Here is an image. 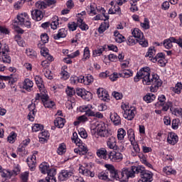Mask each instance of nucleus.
Listing matches in <instances>:
<instances>
[{"instance_id": "obj_1", "label": "nucleus", "mask_w": 182, "mask_h": 182, "mask_svg": "<svg viewBox=\"0 0 182 182\" xmlns=\"http://www.w3.org/2000/svg\"><path fill=\"white\" fill-rule=\"evenodd\" d=\"M140 79H142V82L144 85L151 86V92H156L163 82L160 80V77L156 74H154L150 76V68L149 67L142 68L136 73V76L134 77V82H139Z\"/></svg>"}, {"instance_id": "obj_2", "label": "nucleus", "mask_w": 182, "mask_h": 182, "mask_svg": "<svg viewBox=\"0 0 182 182\" xmlns=\"http://www.w3.org/2000/svg\"><path fill=\"white\" fill-rule=\"evenodd\" d=\"M141 174V178L138 182H152L153 173L149 171H146L142 166H132L131 168L124 170L122 177L124 181H129V178H134V174Z\"/></svg>"}, {"instance_id": "obj_3", "label": "nucleus", "mask_w": 182, "mask_h": 182, "mask_svg": "<svg viewBox=\"0 0 182 182\" xmlns=\"http://www.w3.org/2000/svg\"><path fill=\"white\" fill-rule=\"evenodd\" d=\"M105 167L107 168L105 173L107 175L108 181H113V180H120L122 182H127V181L123 180V172L124 170H129V168H124L122 172H117L114 166L112 164H105Z\"/></svg>"}, {"instance_id": "obj_4", "label": "nucleus", "mask_w": 182, "mask_h": 182, "mask_svg": "<svg viewBox=\"0 0 182 182\" xmlns=\"http://www.w3.org/2000/svg\"><path fill=\"white\" fill-rule=\"evenodd\" d=\"M134 38H136V42L141 45L143 48H147L149 46V42L144 38V36L140 29L134 28L132 31Z\"/></svg>"}, {"instance_id": "obj_5", "label": "nucleus", "mask_w": 182, "mask_h": 182, "mask_svg": "<svg viewBox=\"0 0 182 182\" xmlns=\"http://www.w3.org/2000/svg\"><path fill=\"white\" fill-rule=\"evenodd\" d=\"M68 28L70 31H76V28L79 26L80 29L82 31H87L89 29V26L85 24L83 21V19L78 18L77 20V23L71 22L68 24Z\"/></svg>"}, {"instance_id": "obj_6", "label": "nucleus", "mask_w": 182, "mask_h": 182, "mask_svg": "<svg viewBox=\"0 0 182 182\" xmlns=\"http://www.w3.org/2000/svg\"><path fill=\"white\" fill-rule=\"evenodd\" d=\"M25 18H28V14L26 13H23L17 16L18 21H15L14 23H18V25H20L21 26H24L26 28H28L29 29V28H31V21H25Z\"/></svg>"}, {"instance_id": "obj_7", "label": "nucleus", "mask_w": 182, "mask_h": 182, "mask_svg": "<svg viewBox=\"0 0 182 182\" xmlns=\"http://www.w3.org/2000/svg\"><path fill=\"white\" fill-rule=\"evenodd\" d=\"M97 134L98 136H100V137H109V136L112 134V133H110V131L106 129V125L103 122L98 124L97 127Z\"/></svg>"}, {"instance_id": "obj_8", "label": "nucleus", "mask_w": 182, "mask_h": 182, "mask_svg": "<svg viewBox=\"0 0 182 182\" xmlns=\"http://www.w3.org/2000/svg\"><path fill=\"white\" fill-rule=\"evenodd\" d=\"M41 100L45 107L49 109L55 106V102L49 100V96H48L46 92H41Z\"/></svg>"}, {"instance_id": "obj_9", "label": "nucleus", "mask_w": 182, "mask_h": 182, "mask_svg": "<svg viewBox=\"0 0 182 182\" xmlns=\"http://www.w3.org/2000/svg\"><path fill=\"white\" fill-rule=\"evenodd\" d=\"M107 145L109 149L116 150L117 151H122L124 149L123 146H117V145H116V138L114 136H111L108 139Z\"/></svg>"}, {"instance_id": "obj_10", "label": "nucleus", "mask_w": 182, "mask_h": 182, "mask_svg": "<svg viewBox=\"0 0 182 182\" xmlns=\"http://www.w3.org/2000/svg\"><path fill=\"white\" fill-rule=\"evenodd\" d=\"M123 159V154L120 151H111L108 152V160L110 161H119Z\"/></svg>"}, {"instance_id": "obj_11", "label": "nucleus", "mask_w": 182, "mask_h": 182, "mask_svg": "<svg viewBox=\"0 0 182 182\" xmlns=\"http://www.w3.org/2000/svg\"><path fill=\"white\" fill-rule=\"evenodd\" d=\"M90 8V11L88 13L89 15H90V14H93V15H97V12H96V9H97V11H100V12L103 15V16H105V19H104L105 21L109 20V16H106V14H105L106 11L105 10L104 8L101 7L100 9L99 10V9H97V6L95 4H91Z\"/></svg>"}, {"instance_id": "obj_12", "label": "nucleus", "mask_w": 182, "mask_h": 182, "mask_svg": "<svg viewBox=\"0 0 182 182\" xmlns=\"http://www.w3.org/2000/svg\"><path fill=\"white\" fill-rule=\"evenodd\" d=\"M97 95L98 97L104 102L110 101V95H109L107 91L106 90H104L103 88H99L97 91Z\"/></svg>"}, {"instance_id": "obj_13", "label": "nucleus", "mask_w": 182, "mask_h": 182, "mask_svg": "<svg viewBox=\"0 0 182 182\" xmlns=\"http://www.w3.org/2000/svg\"><path fill=\"white\" fill-rule=\"evenodd\" d=\"M128 134L129 141H131V144L133 146V149L135 153H140V148L139 147V144H137V143L133 141L134 140V132L133 131V129H129L128 131Z\"/></svg>"}, {"instance_id": "obj_14", "label": "nucleus", "mask_w": 182, "mask_h": 182, "mask_svg": "<svg viewBox=\"0 0 182 182\" xmlns=\"http://www.w3.org/2000/svg\"><path fill=\"white\" fill-rule=\"evenodd\" d=\"M75 94L77 95V96H80L82 99L85 100H90V96H92V93L90 92L85 91V90L82 88H77L75 91Z\"/></svg>"}, {"instance_id": "obj_15", "label": "nucleus", "mask_w": 182, "mask_h": 182, "mask_svg": "<svg viewBox=\"0 0 182 182\" xmlns=\"http://www.w3.org/2000/svg\"><path fill=\"white\" fill-rule=\"evenodd\" d=\"M72 176H73V171L63 170L58 176V180L60 181H65V180H68Z\"/></svg>"}, {"instance_id": "obj_16", "label": "nucleus", "mask_w": 182, "mask_h": 182, "mask_svg": "<svg viewBox=\"0 0 182 182\" xmlns=\"http://www.w3.org/2000/svg\"><path fill=\"white\" fill-rule=\"evenodd\" d=\"M136 114V109H127L124 110L123 116L124 119H127V120H133L134 119V116Z\"/></svg>"}, {"instance_id": "obj_17", "label": "nucleus", "mask_w": 182, "mask_h": 182, "mask_svg": "<svg viewBox=\"0 0 182 182\" xmlns=\"http://www.w3.org/2000/svg\"><path fill=\"white\" fill-rule=\"evenodd\" d=\"M97 156L100 159H103V160H109V153L106 148H100L97 150Z\"/></svg>"}, {"instance_id": "obj_18", "label": "nucleus", "mask_w": 182, "mask_h": 182, "mask_svg": "<svg viewBox=\"0 0 182 182\" xmlns=\"http://www.w3.org/2000/svg\"><path fill=\"white\" fill-rule=\"evenodd\" d=\"M167 141L169 144H176L177 141H178V136L173 132H169L167 137Z\"/></svg>"}, {"instance_id": "obj_19", "label": "nucleus", "mask_w": 182, "mask_h": 182, "mask_svg": "<svg viewBox=\"0 0 182 182\" xmlns=\"http://www.w3.org/2000/svg\"><path fill=\"white\" fill-rule=\"evenodd\" d=\"M31 16L34 21H42V18H43V14L42 13V11H40L38 9H36L31 11Z\"/></svg>"}, {"instance_id": "obj_20", "label": "nucleus", "mask_w": 182, "mask_h": 182, "mask_svg": "<svg viewBox=\"0 0 182 182\" xmlns=\"http://www.w3.org/2000/svg\"><path fill=\"white\" fill-rule=\"evenodd\" d=\"M173 43H176V38L171 37L164 40L162 45H164L166 49H171L173 48Z\"/></svg>"}, {"instance_id": "obj_21", "label": "nucleus", "mask_w": 182, "mask_h": 182, "mask_svg": "<svg viewBox=\"0 0 182 182\" xmlns=\"http://www.w3.org/2000/svg\"><path fill=\"white\" fill-rule=\"evenodd\" d=\"M35 81L40 92H46L45 90V85H43V80H42V77L41 76L36 75L35 77Z\"/></svg>"}, {"instance_id": "obj_22", "label": "nucleus", "mask_w": 182, "mask_h": 182, "mask_svg": "<svg viewBox=\"0 0 182 182\" xmlns=\"http://www.w3.org/2000/svg\"><path fill=\"white\" fill-rule=\"evenodd\" d=\"M26 161L28 163V166L30 168L31 171H33L35 169V164H36V156L33 154L31 158H28L26 159Z\"/></svg>"}, {"instance_id": "obj_23", "label": "nucleus", "mask_w": 182, "mask_h": 182, "mask_svg": "<svg viewBox=\"0 0 182 182\" xmlns=\"http://www.w3.org/2000/svg\"><path fill=\"white\" fill-rule=\"evenodd\" d=\"M111 121L114 123V126H119L122 124V119L117 113H114L110 115Z\"/></svg>"}, {"instance_id": "obj_24", "label": "nucleus", "mask_w": 182, "mask_h": 182, "mask_svg": "<svg viewBox=\"0 0 182 182\" xmlns=\"http://www.w3.org/2000/svg\"><path fill=\"white\" fill-rule=\"evenodd\" d=\"M33 87V82L29 79H25L24 82H23V89L29 92L31 89Z\"/></svg>"}, {"instance_id": "obj_25", "label": "nucleus", "mask_w": 182, "mask_h": 182, "mask_svg": "<svg viewBox=\"0 0 182 182\" xmlns=\"http://www.w3.org/2000/svg\"><path fill=\"white\" fill-rule=\"evenodd\" d=\"M53 38L55 41H58L61 38H66V30H65V28L60 29L57 34L53 35Z\"/></svg>"}, {"instance_id": "obj_26", "label": "nucleus", "mask_w": 182, "mask_h": 182, "mask_svg": "<svg viewBox=\"0 0 182 182\" xmlns=\"http://www.w3.org/2000/svg\"><path fill=\"white\" fill-rule=\"evenodd\" d=\"M65 119L62 117H58L56 119L54 120V124L55 127H58V129H62L63 126H65Z\"/></svg>"}, {"instance_id": "obj_27", "label": "nucleus", "mask_w": 182, "mask_h": 182, "mask_svg": "<svg viewBox=\"0 0 182 182\" xmlns=\"http://www.w3.org/2000/svg\"><path fill=\"white\" fill-rule=\"evenodd\" d=\"M80 173H81V174H82L83 176H85V177H89V176L95 177V173L90 171V170H89L86 168H80Z\"/></svg>"}, {"instance_id": "obj_28", "label": "nucleus", "mask_w": 182, "mask_h": 182, "mask_svg": "<svg viewBox=\"0 0 182 182\" xmlns=\"http://www.w3.org/2000/svg\"><path fill=\"white\" fill-rule=\"evenodd\" d=\"M48 176L50 177L51 182H56V178H55V176H56V169L55 168H50L48 169L47 171Z\"/></svg>"}, {"instance_id": "obj_29", "label": "nucleus", "mask_w": 182, "mask_h": 182, "mask_svg": "<svg viewBox=\"0 0 182 182\" xmlns=\"http://www.w3.org/2000/svg\"><path fill=\"white\" fill-rule=\"evenodd\" d=\"M154 55H156V50H154V47H151L149 48V50L146 53L145 57L149 58V60L153 62V59H154V58H153V56H154Z\"/></svg>"}, {"instance_id": "obj_30", "label": "nucleus", "mask_w": 182, "mask_h": 182, "mask_svg": "<svg viewBox=\"0 0 182 182\" xmlns=\"http://www.w3.org/2000/svg\"><path fill=\"white\" fill-rule=\"evenodd\" d=\"M12 176H16V172L14 171H13L11 173L9 171H6V172H1V177L6 178V180H8V178H11Z\"/></svg>"}, {"instance_id": "obj_31", "label": "nucleus", "mask_w": 182, "mask_h": 182, "mask_svg": "<svg viewBox=\"0 0 182 182\" xmlns=\"http://www.w3.org/2000/svg\"><path fill=\"white\" fill-rule=\"evenodd\" d=\"M107 29H109V23L104 22L100 26L98 32L99 33H103Z\"/></svg>"}, {"instance_id": "obj_32", "label": "nucleus", "mask_w": 182, "mask_h": 182, "mask_svg": "<svg viewBox=\"0 0 182 182\" xmlns=\"http://www.w3.org/2000/svg\"><path fill=\"white\" fill-rule=\"evenodd\" d=\"M163 171L165 173V174H167L168 176H170L171 174H176V170L173 169L171 166H166L164 168Z\"/></svg>"}, {"instance_id": "obj_33", "label": "nucleus", "mask_w": 182, "mask_h": 182, "mask_svg": "<svg viewBox=\"0 0 182 182\" xmlns=\"http://www.w3.org/2000/svg\"><path fill=\"white\" fill-rule=\"evenodd\" d=\"M57 152H58V154H59L60 156H63V154L66 153V145H65V144L63 143L60 144Z\"/></svg>"}, {"instance_id": "obj_34", "label": "nucleus", "mask_w": 182, "mask_h": 182, "mask_svg": "<svg viewBox=\"0 0 182 182\" xmlns=\"http://www.w3.org/2000/svg\"><path fill=\"white\" fill-rule=\"evenodd\" d=\"M0 62H3V63H11V56L8 54H2V56L0 57Z\"/></svg>"}, {"instance_id": "obj_35", "label": "nucleus", "mask_w": 182, "mask_h": 182, "mask_svg": "<svg viewBox=\"0 0 182 182\" xmlns=\"http://www.w3.org/2000/svg\"><path fill=\"white\" fill-rule=\"evenodd\" d=\"M154 99H156V95L154 94H148L144 97V100L146 102V103H151Z\"/></svg>"}, {"instance_id": "obj_36", "label": "nucleus", "mask_w": 182, "mask_h": 182, "mask_svg": "<svg viewBox=\"0 0 182 182\" xmlns=\"http://www.w3.org/2000/svg\"><path fill=\"white\" fill-rule=\"evenodd\" d=\"M132 75L133 73L129 70H124L122 73L119 74L120 77H130Z\"/></svg>"}, {"instance_id": "obj_37", "label": "nucleus", "mask_w": 182, "mask_h": 182, "mask_svg": "<svg viewBox=\"0 0 182 182\" xmlns=\"http://www.w3.org/2000/svg\"><path fill=\"white\" fill-rule=\"evenodd\" d=\"M40 171L43 174H46V172L49 170V166H48V164H41L39 166Z\"/></svg>"}, {"instance_id": "obj_38", "label": "nucleus", "mask_w": 182, "mask_h": 182, "mask_svg": "<svg viewBox=\"0 0 182 182\" xmlns=\"http://www.w3.org/2000/svg\"><path fill=\"white\" fill-rule=\"evenodd\" d=\"M65 93L70 97H72L73 95H76V91L75 90V88L68 86L67 89L65 90Z\"/></svg>"}, {"instance_id": "obj_39", "label": "nucleus", "mask_w": 182, "mask_h": 182, "mask_svg": "<svg viewBox=\"0 0 182 182\" xmlns=\"http://www.w3.org/2000/svg\"><path fill=\"white\" fill-rule=\"evenodd\" d=\"M158 100L159 102L155 104V106H164V104L166 103V96L161 95L159 97Z\"/></svg>"}, {"instance_id": "obj_40", "label": "nucleus", "mask_w": 182, "mask_h": 182, "mask_svg": "<svg viewBox=\"0 0 182 182\" xmlns=\"http://www.w3.org/2000/svg\"><path fill=\"white\" fill-rule=\"evenodd\" d=\"M17 151L21 156H25L28 154V151H26L23 145H19V146L18 147Z\"/></svg>"}, {"instance_id": "obj_41", "label": "nucleus", "mask_w": 182, "mask_h": 182, "mask_svg": "<svg viewBox=\"0 0 182 182\" xmlns=\"http://www.w3.org/2000/svg\"><path fill=\"white\" fill-rule=\"evenodd\" d=\"M36 7H37L38 9H46L48 4L44 1H37L36 3Z\"/></svg>"}, {"instance_id": "obj_42", "label": "nucleus", "mask_w": 182, "mask_h": 182, "mask_svg": "<svg viewBox=\"0 0 182 182\" xmlns=\"http://www.w3.org/2000/svg\"><path fill=\"white\" fill-rule=\"evenodd\" d=\"M168 109H170L171 112H173V102L168 101L165 106L163 107L162 110L164 112H167V110H168Z\"/></svg>"}, {"instance_id": "obj_43", "label": "nucleus", "mask_w": 182, "mask_h": 182, "mask_svg": "<svg viewBox=\"0 0 182 182\" xmlns=\"http://www.w3.org/2000/svg\"><path fill=\"white\" fill-rule=\"evenodd\" d=\"M124 136H126V131L122 128L119 129L117 134L118 140H123L124 139Z\"/></svg>"}, {"instance_id": "obj_44", "label": "nucleus", "mask_w": 182, "mask_h": 182, "mask_svg": "<svg viewBox=\"0 0 182 182\" xmlns=\"http://www.w3.org/2000/svg\"><path fill=\"white\" fill-rule=\"evenodd\" d=\"M43 130V126L41 124H35L33 127H32V131L33 132H39Z\"/></svg>"}, {"instance_id": "obj_45", "label": "nucleus", "mask_w": 182, "mask_h": 182, "mask_svg": "<svg viewBox=\"0 0 182 182\" xmlns=\"http://www.w3.org/2000/svg\"><path fill=\"white\" fill-rule=\"evenodd\" d=\"M150 22L149 21V18H144V23H141V26L144 29H150Z\"/></svg>"}, {"instance_id": "obj_46", "label": "nucleus", "mask_w": 182, "mask_h": 182, "mask_svg": "<svg viewBox=\"0 0 182 182\" xmlns=\"http://www.w3.org/2000/svg\"><path fill=\"white\" fill-rule=\"evenodd\" d=\"M181 90H182V84L181 82H178L175 87H173V90L175 93H181Z\"/></svg>"}, {"instance_id": "obj_47", "label": "nucleus", "mask_w": 182, "mask_h": 182, "mask_svg": "<svg viewBox=\"0 0 182 182\" xmlns=\"http://www.w3.org/2000/svg\"><path fill=\"white\" fill-rule=\"evenodd\" d=\"M7 139L9 143H14V140L16 139V134L14 132H11Z\"/></svg>"}, {"instance_id": "obj_48", "label": "nucleus", "mask_w": 182, "mask_h": 182, "mask_svg": "<svg viewBox=\"0 0 182 182\" xmlns=\"http://www.w3.org/2000/svg\"><path fill=\"white\" fill-rule=\"evenodd\" d=\"M157 59H164V53H159L156 55L153 58L152 62L156 63L157 62Z\"/></svg>"}, {"instance_id": "obj_49", "label": "nucleus", "mask_w": 182, "mask_h": 182, "mask_svg": "<svg viewBox=\"0 0 182 182\" xmlns=\"http://www.w3.org/2000/svg\"><path fill=\"white\" fill-rule=\"evenodd\" d=\"M41 39L43 44L48 43V42H49V36H48V34L46 33L41 34Z\"/></svg>"}, {"instance_id": "obj_50", "label": "nucleus", "mask_w": 182, "mask_h": 182, "mask_svg": "<svg viewBox=\"0 0 182 182\" xmlns=\"http://www.w3.org/2000/svg\"><path fill=\"white\" fill-rule=\"evenodd\" d=\"M26 53L30 56V58H36V53L33 50L27 49Z\"/></svg>"}, {"instance_id": "obj_51", "label": "nucleus", "mask_w": 182, "mask_h": 182, "mask_svg": "<svg viewBox=\"0 0 182 182\" xmlns=\"http://www.w3.org/2000/svg\"><path fill=\"white\" fill-rule=\"evenodd\" d=\"M115 41L117 42V43H122V42H124V41H126V38L124 36H123V35L119 34L117 37L115 38Z\"/></svg>"}, {"instance_id": "obj_52", "label": "nucleus", "mask_w": 182, "mask_h": 182, "mask_svg": "<svg viewBox=\"0 0 182 182\" xmlns=\"http://www.w3.org/2000/svg\"><path fill=\"white\" fill-rule=\"evenodd\" d=\"M98 178L100 180H104V181H106V180H109V178H107V175L106 174L105 172H101L98 174Z\"/></svg>"}, {"instance_id": "obj_53", "label": "nucleus", "mask_w": 182, "mask_h": 182, "mask_svg": "<svg viewBox=\"0 0 182 182\" xmlns=\"http://www.w3.org/2000/svg\"><path fill=\"white\" fill-rule=\"evenodd\" d=\"M79 134L82 139H87V133L85 130V129L82 128L79 132Z\"/></svg>"}, {"instance_id": "obj_54", "label": "nucleus", "mask_w": 182, "mask_h": 182, "mask_svg": "<svg viewBox=\"0 0 182 182\" xmlns=\"http://www.w3.org/2000/svg\"><path fill=\"white\" fill-rule=\"evenodd\" d=\"M103 50H105V47H102L101 48H98L93 52V56H97V55H102L103 53Z\"/></svg>"}, {"instance_id": "obj_55", "label": "nucleus", "mask_w": 182, "mask_h": 182, "mask_svg": "<svg viewBox=\"0 0 182 182\" xmlns=\"http://www.w3.org/2000/svg\"><path fill=\"white\" fill-rule=\"evenodd\" d=\"M109 79L110 80H112V82L117 80V79H119V74H117V73H114L113 74L109 75Z\"/></svg>"}, {"instance_id": "obj_56", "label": "nucleus", "mask_w": 182, "mask_h": 182, "mask_svg": "<svg viewBox=\"0 0 182 182\" xmlns=\"http://www.w3.org/2000/svg\"><path fill=\"white\" fill-rule=\"evenodd\" d=\"M44 76H46L47 79H50V80L53 79V77H52V72L50 70H46Z\"/></svg>"}, {"instance_id": "obj_57", "label": "nucleus", "mask_w": 182, "mask_h": 182, "mask_svg": "<svg viewBox=\"0 0 182 182\" xmlns=\"http://www.w3.org/2000/svg\"><path fill=\"white\" fill-rule=\"evenodd\" d=\"M178 119L172 120V128L174 129V130H177V129H178Z\"/></svg>"}, {"instance_id": "obj_58", "label": "nucleus", "mask_w": 182, "mask_h": 182, "mask_svg": "<svg viewBox=\"0 0 182 182\" xmlns=\"http://www.w3.org/2000/svg\"><path fill=\"white\" fill-rule=\"evenodd\" d=\"M112 95L117 100H120V99H122V97H123V95L117 92H114L112 93Z\"/></svg>"}, {"instance_id": "obj_59", "label": "nucleus", "mask_w": 182, "mask_h": 182, "mask_svg": "<svg viewBox=\"0 0 182 182\" xmlns=\"http://www.w3.org/2000/svg\"><path fill=\"white\" fill-rule=\"evenodd\" d=\"M108 59L110 62H116L117 61V55H114V54H109L108 55Z\"/></svg>"}, {"instance_id": "obj_60", "label": "nucleus", "mask_w": 182, "mask_h": 182, "mask_svg": "<svg viewBox=\"0 0 182 182\" xmlns=\"http://www.w3.org/2000/svg\"><path fill=\"white\" fill-rule=\"evenodd\" d=\"M89 56H90V51L89 50V48L86 47L84 49V58L85 59H87Z\"/></svg>"}, {"instance_id": "obj_61", "label": "nucleus", "mask_w": 182, "mask_h": 182, "mask_svg": "<svg viewBox=\"0 0 182 182\" xmlns=\"http://www.w3.org/2000/svg\"><path fill=\"white\" fill-rule=\"evenodd\" d=\"M41 53L44 58L49 54L48 50L46 48L41 47Z\"/></svg>"}, {"instance_id": "obj_62", "label": "nucleus", "mask_w": 182, "mask_h": 182, "mask_svg": "<svg viewBox=\"0 0 182 182\" xmlns=\"http://www.w3.org/2000/svg\"><path fill=\"white\" fill-rule=\"evenodd\" d=\"M58 21L59 20L57 19V21H53L51 23H50L52 29H57L58 25H59V22Z\"/></svg>"}, {"instance_id": "obj_63", "label": "nucleus", "mask_w": 182, "mask_h": 182, "mask_svg": "<svg viewBox=\"0 0 182 182\" xmlns=\"http://www.w3.org/2000/svg\"><path fill=\"white\" fill-rule=\"evenodd\" d=\"M28 177H29V173L27 172H25L21 175V180L23 182L28 181Z\"/></svg>"}, {"instance_id": "obj_64", "label": "nucleus", "mask_w": 182, "mask_h": 182, "mask_svg": "<svg viewBox=\"0 0 182 182\" xmlns=\"http://www.w3.org/2000/svg\"><path fill=\"white\" fill-rule=\"evenodd\" d=\"M66 6L68 8V9H72L73 6H75V4L73 3V1L68 0L66 3Z\"/></svg>"}]
</instances>
